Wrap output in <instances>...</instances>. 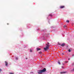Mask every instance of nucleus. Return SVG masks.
Returning a JSON list of instances; mask_svg holds the SVG:
<instances>
[{
  "mask_svg": "<svg viewBox=\"0 0 74 74\" xmlns=\"http://www.w3.org/2000/svg\"><path fill=\"white\" fill-rule=\"evenodd\" d=\"M39 54H41V53H42V52L40 51V52H39Z\"/></svg>",
  "mask_w": 74,
  "mask_h": 74,
  "instance_id": "nucleus-13",
  "label": "nucleus"
},
{
  "mask_svg": "<svg viewBox=\"0 0 74 74\" xmlns=\"http://www.w3.org/2000/svg\"><path fill=\"white\" fill-rule=\"evenodd\" d=\"M37 51H39L40 50H41V49L40 48H37Z\"/></svg>",
  "mask_w": 74,
  "mask_h": 74,
  "instance_id": "nucleus-8",
  "label": "nucleus"
},
{
  "mask_svg": "<svg viewBox=\"0 0 74 74\" xmlns=\"http://www.w3.org/2000/svg\"><path fill=\"white\" fill-rule=\"evenodd\" d=\"M62 55H64V53H62Z\"/></svg>",
  "mask_w": 74,
  "mask_h": 74,
  "instance_id": "nucleus-22",
  "label": "nucleus"
},
{
  "mask_svg": "<svg viewBox=\"0 0 74 74\" xmlns=\"http://www.w3.org/2000/svg\"><path fill=\"white\" fill-rule=\"evenodd\" d=\"M5 63L6 66H7V65H8V62L6 61H5Z\"/></svg>",
  "mask_w": 74,
  "mask_h": 74,
  "instance_id": "nucleus-4",
  "label": "nucleus"
},
{
  "mask_svg": "<svg viewBox=\"0 0 74 74\" xmlns=\"http://www.w3.org/2000/svg\"><path fill=\"white\" fill-rule=\"evenodd\" d=\"M66 22H67V23H69V20H67L66 21Z\"/></svg>",
  "mask_w": 74,
  "mask_h": 74,
  "instance_id": "nucleus-12",
  "label": "nucleus"
},
{
  "mask_svg": "<svg viewBox=\"0 0 74 74\" xmlns=\"http://www.w3.org/2000/svg\"><path fill=\"white\" fill-rule=\"evenodd\" d=\"M74 63H73L72 64V66H74Z\"/></svg>",
  "mask_w": 74,
  "mask_h": 74,
  "instance_id": "nucleus-11",
  "label": "nucleus"
},
{
  "mask_svg": "<svg viewBox=\"0 0 74 74\" xmlns=\"http://www.w3.org/2000/svg\"><path fill=\"white\" fill-rule=\"evenodd\" d=\"M68 60H70V58H69Z\"/></svg>",
  "mask_w": 74,
  "mask_h": 74,
  "instance_id": "nucleus-25",
  "label": "nucleus"
},
{
  "mask_svg": "<svg viewBox=\"0 0 74 74\" xmlns=\"http://www.w3.org/2000/svg\"><path fill=\"white\" fill-rule=\"evenodd\" d=\"M65 45H65V44L64 43L62 44V45H60L62 47H64V46H65Z\"/></svg>",
  "mask_w": 74,
  "mask_h": 74,
  "instance_id": "nucleus-6",
  "label": "nucleus"
},
{
  "mask_svg": "<svg viewBox=\"0 0 74 74\" xmlns=\"http://www.w3.org/2000/svg\"><path fill=\"white\" fill-rule=\"evenodd\" d=\"M63 64V65H64V64Z\"/></svg>",
  "mask_w": 74,
  "mask_h": 74,
  "instance_id": "nucleus-27",
  "label": "nucleus"
},
{
  "mask_svg": "<svg viewBox=\"0 0 74 74\" xmlns=\"http://www.w3.org/2000/svg\"><path fill=\"white\" fill-rule=\"evenodd\" d=\"M47 44H47L46 46V48H44V49L45 50V51H47V49H49V42H47Z\"/></svg>",
  "mask_w": 74,
  "mask_h": 74,
  "instance_id": "nucleus-1",
  "label": "nucleus"
},
{
  "mask_svg": "<svg viewBox=\"0 0 74 74\" xmlns=\"http://www.w3.org/2000/svg\"><path fill=\"white\" fill-rule=\"evenodd\" d=\"M41 71L42 73V72H45L46 71V68H44L41 70Z\"/></svg>",
  "mask_w": 74,
  "mask_h": 74,
  "instance_id": "nucleus-2",
  "label": "nucleus"
},
{
  "mask_svg": "<svg viewBox=\"0 0 74 74\" xmlns=\"http://www.w3.org/2000/svg\"><path fill=\"white\" fill-rule=\"evenodd\" d=\"M38 74H42V71L41 70L40 71H38Z\"/></svg>",
  "mask_w": 74,
  "mask_h": 74,
  "instance_id": "nucleus-3",
  "label": "nucleus"
},
{
  "mask_svg": "<svg viewBox=\"0 0 74 74\" xmlns=\"http://www.w3.org/2000/svg\"><path fill=\"white\" fill-rule=\"evenodd\" d=\"M66 73V72H60V74H64V73Z\"/></svg>",
  "mask_w": 74,
  "mask_h": 74,
  "instance_id": "nucleus-7",
  "label": "nucleus"
},
{
  "mask_svg": "<svg viewBox=\"0 0 74 74\" xmlns=\"http://www.w3.org/2000/svg\"><path fill=\"white\" fill-rule=\"evenodd\" d=\"M68 51L69 52H71V50H70V49H69L68 50Z\"/></svg>",
  "mask_w": 74,
  "mask_h": 74,
  "instance_id": "nucleus-10",
  "label": "nucleus"
},
{
  "mask_svg": "<svg viewBox=\"0 0 74 74\" xmlns=\"http://www.w3.org/2000/svg\"><path fill=\"white\" fill-rule=\"evenodd\" d=\"M64 28H65V27H66V26L64 25Z\"/></svg>",
  "mask_w": 74,
  "mask_h": 74,
  "instance_id": "nucleus-15",
  "label": "nucleus"
},
{
  "mask_svg": "<svg viewBox=\"0 0 74 74\" xmlns=\"http://www.w3.org/2000/svg\"><path fill=\"white\" fill-rule=\"evenodd\" d=\"M64 8V6H61L60 7V8Z\"/></svg>",
  "mask_w": 74,
  "mask_h": 74,
  "instance_id": "nucleus-5",
  "label": "nucleus"
},
{
  "mask_svg": "<svg viewBox=\"0 0 74 74\" xmlns=\"http://www.w3.org/2000/svg\"><path fill=\"white\" fill-rule=\"evenodd\" d=\"M0 71H1V69H0Z\"/></svg>",
  "mask_w": 74,
  "mask_h": 74,
  "instance_id": "nucleus-20",
  "label": "nucleus"
},
{
  "mask_svg": "<svg viewBox=\"0 0 74 74\" xmlns=\"http://www.w3.org/2000/svg\"><path fill=\"white\" fill-rule=\"evenodd\" d=\"M62 68L64 69V68H63V66L62 67Z\"/></svg>",
  "mask_w": 74,
  "mask_h": 74,
  "instance_id": "nucleus-19",
  "label": "nucleus"
},
{
  "mask_svg": "<svg viewBox=\"0 0 74 74\" xmlns=\"http://www.w3.org/2000/svg\"><path fill=\"white\" fill-rule=\"evenodd\" d=\"M58 64H60V62L59 61H58Z\"/></svg>",
  "mask_w": 74,
  "mask_h": 74,
  "instance_id": "nucleus-9",
  "label": "nucleus"
},
{
  "mask_svg": "<svg viewBox=\"0 0 74 74\" xmlns=\"http://www.w3.org/2000/svg\"><path fill=\"white\" fill-rule=\"evenodd\" d=\"M7 25H9V23H7Z\"/></svg>",
  "mask_w": 74,
  "mask_h": 74,
  "instance_id": "nucleus-21",
  "label": "nucleus"
},
{
  "mask_svg": "<svg viewBox=\"0 0 74 74\" xmlns=\"http://www.w3.org/2000/svg\"><path fill=\"white\" fill-rule=\"evenodd\" d=\"M73 56H74V55H73Z\"/></svg>",
  "mask_w": 74,
  "mask_h": 74,
  "instance_id": "nucleus-26",
  "label": "nucleus"
},
{
  "mask_svg": "<svg viewBox=\"0 0 74 74\" xmlns=\"http://www.w3.org/2000/svg\"><path fill=\"white\" fill-rule=\"evenodd\" d=\"M65 63H67V62H65Z\"/></svg>",
  "mask_w": 74,
  "mask_h": 74,
  "instance_id": "nucleus-28",
  "label": "nucleus"
},
{
  "mask_svg": "<svg viewBox=\"0 0 74 74\" xmlns=\"http://www.w3.org/2000/svg\"><path fill=\"white\" fill-rule=\"evenodd\" d=\"M10 74H14V73H10Z\"/></svg>",
  "mask_w": 74,
  "mask_h": 74,
  "instance_id": "nucleus-14",
  "label": "nucleus"
},
{
  "mask_svg": "<svg viewBox=\"0 0 74 74\" xmlns=\"http://www.w3.org/2000/svg\"><path fill=\"white\" fill-rule=\"evenodd\" d=\"M72 71H74V69H73V70Z\"/></svg>",
  "mask_w": 74,
  "mask_h": 74,
  "instance_id": "nucleus-23",
  "label": "nucleus"
},
{
  "mask_svg": "<svg viewBox=\"0 0 74 74\" xmlns=\"http://www.w3.org/2000/svg\"><path fill=\"white\" fill-rule=\"evenodd\" d=\"M16 59H17H17H18V58H16Z\"/></svg>",
  "mask_w": 74,
  "mask_h": 74,
  "instance_id": "nucleus-24",
  "label": "nucleus"
},
{
  "mask_svg": "<svg viewBox=\"0 0 74 74\" xmlns=\"http://www.w3.org/2000/svg\"><path fill=\"white\" fill-rule=\"evenodd\" d=\"M50 16H52V15H51V14L49 15Z\"/></svg>",
  "mask_w": 74,
  "mask_h": 74,
  "instance_id": "nucleus-18",
  "label": "nucleus"
},
{
  "mask_svg": "<svg viewBox=\"0 0 74 74\" xmlns=\"http://www.w3.org/2000/svg\"><path fill=\"white\" fill-rule=\"evenodd\" d=\"M30 52H32V50H30Z\"/></svg>",
  "mask_w": 74,
  "mask_h": 74,
  "instance_id": "nucleus-16",
  "label": "nucleus"
},
{
  "mask_svg": "<svg viewBox=\"0 0 74 74\" xmlns=\"http://www.w3.org/2000/svg\"><path fill=\"white\" fill-rule=\"evenodd\" d=\"M58 45H60V43H58Z\"/></svg>",
  "mask_w": 74,
  "mask_h": 74,
  "instance_id": "nucleus-17",
  "label": "nucleus"
}]
</instances>
